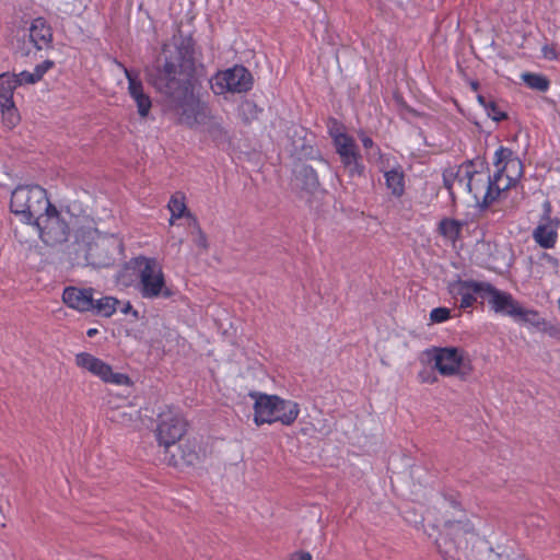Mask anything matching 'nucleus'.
Listing matches in <instances>:
<instances>
[{
  "mask_svg": "<svg viewBox=\"0 0 560 560\" xmlns=\"http://www.w3.org/2000/svg\"><path fill=\"white\" fill-rule=\"evenodd\" d=\"M152 84L170 100L178 124L197 129L209 121L211 109L196 92L194 49L188 44L163 45Z\"/></svg>",
  "mask_w": 560,
  "mask_h": 560,
  "instance_id": "nucleus-1",
  "label": "nucleus"
},
{
  "mask_svg": "<svg viewBox=\"0 0 560 560\" xmlns=\"http://www.w3.org/2000/svg\"><path fill=\"white\" fill-rule=\"evenodd\" d=\"M38 234L44 245H62L70 237L75 245H92L97 241H106L96 228L82 202L68 201L56 207L51 205L31 225Z\"/></svg>",
  "mask_w": 560,
  "mask_h": 560,
  "instance_id": "nucleus-2",
  "label": "nucleus"
},
{
  "mask_svg": "<svg viewBox=\"0 0 560 560\" xmlns=\"http://www.w3.org/2000/svg\"><path fill=\"white\" fill-rule=\"evenodd\" d=\"M435 545L443 560H528L512 541L493 548L476 532L474 538L470 534H439Z\"/></svg>",
  "mask_w": 560,
  "mask_h": 560,
  "instance_id": "nucleus-3",
  "label": "nucleus"
},
{
  "mask_svg": "<svg viewBox=\"0 0 560 560\" xmlns=\"http://www.w3.org/2000/svg\"><path fill=\"white\" fill-rule=\"evenodd\" d=\"M444 187L454 194L457 186L463 191L470 194L476 203L489 207L497 201L500 189L490 174L488 163L482 159L466 161L457 166L447 167L443 172Z\"/></svg>",
  "mask_w": 560,
  "mask_h": 560,
  "instance_id": "nucleus-4",
  "label": "nucleus"
},
{
  "mask_svg": "<svg viewBox=\"0 0 560 560\" xmlns=\"http://www.w3.org/2000/svg\"><path fill=\"white\" fill-rule=\"evenodd\" d=\"M51 205L47 190L39 185H19L10 198L11 212L27 225H32Z\"/></svg>",
  "mask_w": 560,
  "mask_h": 560,
  "instance_id": "nucleus-5",
  "label": "nucleus"
},
{
  "mask_svg": "<svg viewBox=\"0 0 560 560\" xmlns=\"http://www.w3.org/2000/svg\"><path fill=\"white\" fill-rule=\"evenodd\" d=\"M138 270L139 292L143 299H168L174 292L166 287L162 266L154 257L137 256L128 262Z\"/></svg>",
  "mask_w": 560,
  "mask_h": 560,
  "instance_id": "nucleus-6",
  "label": "nucleus"
},
{
  "mask_svg": "<svg viewBox=\"0 0 560 560\" xmlns=\"http://www.w3.org/2000/svg\"><path fill=\"white\" fill-rule=\"evenodd\" d=\"M250 396L256 397L254 421L257 425L277 421L291 425L300 413L299 404L295 401L282 399L277 395L250 394Z\"/></svg>",
  "mask_w": 560,
  "mask_h": 560,
  "instance_id": "nucleus-7",
  "label": "nucleus"
},
{
  "mask_svg": "<svg viewBox=\"0 0 560 560\" xmlns=\"http://www.w3.org/2000/svg\"><path fill=\"white\" fill-rule=\"evenodd\" d=\"M494 183L500 192L514 187L524 174L523 163L517 154L510 148L500 145L492 156Z\"/></svg>",
  "mask_w": 560,
  "mask_h": 560,
  "instance_id": "nucleus-8",
  "label": "nucleus"
},
{
  "mask_svg": "<svg viewBox=\"0 0 560 560\" xmlns=\"http://www.w3.org/2000/svg\"><path fill=\"white\" fill-rule=\"evenodd\" d=\"M167 209L171 213L170 224L172 226L183 225L187 229L186 242H191L195 245L206 244V235L201 231L197 218L189 211L187 198L183 191H176L171 196Z\"/></svg>",
  "mask_w": 560,
  "mask_h": 560,
  "instance_id": "nucleus-9",
  "label": "nucleus"
},
{
  "mask_svg": "<svg viewBox=\"0 0 560 560\" xmlns=\"http://www.w3.org/2000/svg\"><path fill=\"white\" fill-rule=\"evenodd\" d=\"M210 88L215 95L246 93L253 88V75L244 66L235 65L214 73Z\"/></svg>",
  "mask_w": 560,
  "mask_h": 560,
  "instance_id": "nucleus-10",
  "label": "nucleus"
},
{
  "mask_svg": "<svg viewBox=\"0 0 560 560\" xmlns=\"http://www.w3.org/2000/svg\"><path fill=\"white\" fill-rule=\"evenodd\" d=\"M440 534H470L475 537V526L462 504L453 498L444 499L439 509Z\"/></svg>",
  "mask_w": 560,
  "mask_h": 560,
  "instance_id": "nucleus-11",
  "label": "nucleus"
},
{
  "mask_svg": "<svg viewBox=\"0 0 560 560\" xmlns=\"http://www.w3.org/2000/svg\"><path fill=\"white\" fill-rule=\"evenodd\" d=\"M332 143L340 162L350 177H361L364 175L365 166L362 161L359 147L350 135L339 129L330 131Z\"/></svg>",
  "mask_w": 560,
  "mask_h": 560,
  "instance_id": "nucleus-12",
  "label": "nucleus"
},
{
  "mask_svg": "<svg viewBox=\"0 0 560 560\" xmlns=\"http://www.w3.org/2000/svg\"><path fill=\"white\" fill-rule=\"evenodd\" d=\"M187 422L183 416L172 408L159 413L156 439L160 445L168 452L186 433Z\"/></svg>",
  "mask_w": 560,
  "mask_h": 560,
  "instance_id": "nucleus-13",
  "label": "nucleus"
},
{
  "mask_svg": "<svg viewBox=\"0 0 560 560\" xmlns=\"http://www.w3.org/2000/svg\"><path fill=\"white\" fill-rule=\"evenodd\" d=\"M15 73L3 72L0 74V113L1 121L8 129L19 125L21 116L14 102V92L19 88Z\"/></svg>",
  "mask_w": 560,
  "mask_h": 560,
  "instance_id": "nucleus-14",
  "label": "nucleus"
},
{
  "mask_svg": "<svg viewBox=\"0 0 560 560\" xmlns=\"http://www.w3.org/2000/svg\"><path fill=\"white\" fill-rule=\"evenodd\" d=\"M84 257L86 264L93 268H109L124 264L125 269L118 273L117 280L125 285H129L130 279L125 280V273L129 264L125 262L124 247H86Z\"/></svg>",
  "mask_w": 560,
  "mask_h": 560,
  "instance_id": "nucleus-15",
  "label": "nucleus"
},
{
  "mask_svg": "<svg viewBox=\"0 0 560 560\" xmlns=\"http://www.w3.org/2000/svg\"><path fill=\"white\" fill-rule=\"evenodd\" d=\"M75 363L78 366L85 369L92 374L98 376L105 383L128 386L132 384L130 377L127 374L114 372L109 364L90 353L81 352L77 354Z\"/></svg>",
  "mask_w": 560,
  "mask_h": 560,
  "instance_id": "nucleus-16",
  "label": "nucleus"
},
{
  "mask_svg": "<svg viewBox=\"0 0 560 560\" xmlns=\"http://www.w3.org/2000/svg\"><path fill=\"white\" fill-rule=\"evenodd\" d=\"M489 282L457 279L448 283V292L453 298H460V308H468L477 301V296L486 299Z\"/></svg>",
  "mask_w": 560,
  "mask_h": 560,
  "instance_id": "nucleus-17",
  "label": "nucleus"
},
{
  "mask_svg": "<svg viewBox=\"0 0 560 560\" xmlns=\"http://www.w3.org/2000/svg\"><path fill=\"white\" fill-rule=\"evenodd\" d=\"M170 454L168 464L174 467L191 466L199 462L202 453L201 445L196 439H180L166 452Z\"/></svg>",
  "mask_w": 560,
  "mask_h": 560,
  "instance_id": "nucleus-18",
  "label": "nucleus"
},
{
  "mask_svg": "<svg viewBox=\"0 0 560 560\" xmlns=\"http://www.w3.org/2000/svg\"><path fill=\"white\" fill-rule=\"evenodd\" d=\"M435 368L442 375H454L457 374L460 370L467 369L468 372L471 371V365H466L463 357V351L458 348H435Z\"/></svg>",
  "mask_w": 560,
  "mask_h": 560,
  "instance_id": "nucleus-19",
  "label": "nucleus"
},
{
  "mask_svg": "<svg viewBox=\"0 0 560 560\" xmlns=\"http://www.w3.org/2000/svg\"><path fill=\"white\" fill-rule=\"evenodd\" d=\"M124 73L128 81V94L137 106V112L141 118H147L152 108L150 95L144 91V85L136 70L124 67Z\"/></svg>",
  "mask_w": 560,
  "mask_h": 560,
  "instance_id": "nucleus-20",
  "label": "nucleus"
},
{
  "mask_svg": "<svg viewBox=\"0 0 560 560\" xmlns=\"http://www.w3.org/2000/svg\"><path fill=\"white\" fill-rule=\"evenodd\" d=\"M560 221L551 218V206L549 201L544 203V214L533 232V237L538 245H555L558 240Z\"/></svg>",
  "mask_w": 560,
  "mask_h": 560,
  "instance_id": "nucleus-21",
  "label": "nucleus"
},
{
  "mask_svg": "<svg viewBox=\"0 0 560 560\" xmlns=\"http://www.w3.org/2000/svg\"><path fill=\"white\" fill-rule=\"evenodd\" d=\"M486 299L490 308L498 314L516 318L521 304L508 292L500 291L491 283H488Z\"/></svg>",
  "mask_w": 560,
  "mask_h": 560,
  "instance_id": "nucleus-22",
  "label": "nucleus"
},
{
  "mask_svg": "<svg viewBox=\"0 0 560 560\" xmlns=\"http://www.w3.org/2000/svg\"><path fill=\"white\" fill-rule=\"evenodd\" d=\"M93 292L92 288L68 287L63 290L62 301L73 310L89 312L93 310Z\"/></svg>",
  "mask_w": 560,
  "mask_h": 560,
  "instance_id": "nucleus-23",
  "label": "nucleus"
},
{
  "mask_svg": "<svg viewBox=\"0 0 560 560\" xmlns=\"http://www.w3.org/2000/svg\"><path fill=\"white\" fill-rule=\"evenodd\" d=\"M30 42L37 50L47 49L52 43V28L44 18H36L28 28Z\"/></svg>",
  "mask_w": 560,
  "mask_h": 560,
  "instance_id": "nucleus-24",
  "label": "nucleus"
},
{
  "mask_svg": "<svg viewBox=\"0 0 560 560\" xmlns=\"http://www.w3.org/2000/svg\"><path fill=\"white\" fill-rule=\"evenodd\" d=\"M385 186L395 198L404 196L406 190V175L402 166L396 162L389 170H382Z\"/></svg>",
  "mask_w": 560,
  "mask_h": 560,
  "instance_id": "nucleus-25",
  "label": "nucleus"
},
{
  "mask_svg": "<svg viewBox=\"0 0 560 560\" xmlns=\"http://www.w3.org/2000/svg\"><path fill=\"white\" fill-rule=\"evenodd\" d=\"M477 101L492 120L499 122L508 118L506 110L493 98H487L481 94H477Z\"/></svg>",
  "mask_w": 560,
  "mask_h": 560,
  "instance_id": "nucleus-26",
  "label": "nucleus"
},
{
  "mask_svg": "<svg viewBox=\"0 0 560 560\" xmlns=\"http://www.w3.org/2000/svg\"><path fill=\"white\" fill-rule=\"evenodd\" d=\"M521 79L527 88L534 91L545 93L550 88V80L541 73L523 72Z\"/></svg>",
  "mask_w": 560,
  "mask_h": 560,
  "instance_id": "nucleus-27",
  "label": "nucleus"
},
{
  "mask_svg": "<svg viewBox=\"0 0 560 560\" xmlns=\"http://www.w3.org/2000/svg\"><path fill=\"white\" fill-rule=\"evenodd\" d=\"M439 233L445 238V241L455 243L462 231V223L454 219H443L439 223Z\"/></svg>",
  "mask_w": 560,
  "mask_h": 560,
  "instance_id": "nucleus-28",
  "label": "nucleus"
},
{
  "mask_svg": "<svg viewBox=\"0 0 560 560\" xmlns=\"http://www.w3.org/2000/svg\"><path fill=\"white\" fill-rule=\"evenodd\" d=\"M120 301L114 296H103L98 300L93 299V312L103 317H110L117 310Z\"/></svg>",
  "mask_w": 560,
  "mask_h": 560,
  "instance_id": "nucleus-29",
  "label": "nucleus"
},
{
  "mask_svg": "<svg viewBox=\"0 0 560 560\" xmlns=\"http://www.w3.org/2000/svg\"><path fill=\"white\" fill-rule=\"evenodd\" d=\"M207 135L214 141L219 142L224 140L225 138V130L222 126V124L212 115V112L210 113L209 121L201 122V126Z\"/></svg>",
  "mask_w": 560,
  "mask_h": 560,
  "instance_id": "nucleus-30",
  "label": "nucleus"
},
{
  "mask_svg": "<svg viewBox=\"0 0 560 560\" xmlns=\"http://www.w3.org/2000/svg\"><path fill=\"white\" fill-rule=\"evenodd\" d=\"M515 319L527 323L537 329H539L541 325H545V318H542L537 311L524 308L522 305Z\"/></svg>",
  "mask_w": 560,
  "mask_h": 560,
  "instance_id": "nucleus-31",
  "label": "nucleus"
},
{
  "mask_svg": "<svg viewBox=\"0 0 560 560\" xmlns=\"http://www.w3.org/2000/svg\"><path fill=\"white\" fill-rule=\"evenodd\" d=\"M298 177L303 180L307 188H315L319 185L317 172L310 165H302L298 171Z\"/></svg>",
  "mask_w": 560,
  "mask_h": 560,
  "instance_id": "nucleus-32",
  "label": "nucleus"
},
{
  "mask_svg": "<svg viewBox=\"0 0 560 560\" xmlns=\"http://www.w3.org/2000/svg\"><path fill=\"white\" fill-rule=\"evenodd\" d=\"M530 259L538 264L541 267H551L556 269L558 267V260L553 256L545 253V252H538L536 256H530Z\"/></svg>",
  "mask_w": 560,
  "mask_h": 560,
  "instance_id": "nucleus-33",
  "label": "nucleus"
},
{
  "mask_svg": "<svg viewBox=\"0 0 560 560\" xmlns=\"http://www.w3.org/2000/svg\"><path fill=\"white\" fill-rule=\"evenodd\" d=\"M451 316V311L447 307H436L430 313V319L433 323H443Z\"/></svg>",
  "mask_w": 560,
  "mask_h": 560,
  "instance_id": "nucleus-34",
  "label": "nucleus"
},
{
  "mask_svg": "<svg viewBox=\"0 0 560 560\" xmlns=\"http://www.w3.org/2000/svg\"><path fill=\"white\" fill-rule=\"evenodd\" d=\"M541 55L547 60H550V61L558 60L560 57V54L558 51L557 44H545L541 47Z\"/></svg>",
  "mask_w": 560,
  "mask_h": 560,
  "instance_id": "nucleus-35",
  "label": "nucleus"
},
{
  "mask_svg": "<svg viewBox=\"0 0 560 560\" xmlns=\"http://www.w3.org/2000/svg\"><path fill=\"white\" fill-rule=\"evenodd\" d=\"M358 136H359V139L361 140L362 145L365 150L374 149V151H375L374 153L382 158L381 149L378 147L374 145V141L370 136H368L364 131H360L358 133Z\"/></svg>",
  "mask_w": 560,
  "mask_h": 560,
  "instance_id": "nucleus-36",
  "label": "nucleus"
},
{
  "mask_svg": "<svg viewBox=\"0 0 560 560\" xmlns=\"http://www.w3.org/2000/svg\"><path fill=\"white\" fill-rule=\"evenodd\" d=\"M54 67V62L51 60H45L44 62L37 65L33 71L36 81H40L44 74Z\"/></svg>",
  "mask_w": 560,
  "mask_h": 560,
  "instance_id": "nucleus-37",
  "label": "nucleus"
},
{
  "mask_svg": "<svg viewBox=\"0 0 560 560\" xmlns=\"http://www.w3.org/2000/svg\"><path fill=\"white\" fill-rule=\"evenodd\" d=\"M15 79L18 81V86L23 84H34L37 82L34 73L28 71H21L20 73H15Z\"/></svg>",
  "mask_w": 560,
  "mask_h": 560,
  "instance_id": "nucleus-38",
  "label": "nucleus"
},
{
  "mask_svg": "<svg viewBox=\"0 0 560 560\" xmlns=\"http://www.w3.org/2000/svg\"><path fill=\"white\" fill-rule=\"evenodd\" d=\"M110 420L118 423H126L132 420L131 415L127 413L122 409H117L113 412Z\"/></svg>",
  "mask_w": 560,
  "mask_h": 560,
  "instance_id": "nucleus-39",
  "label": "nucleus"
},
{
  "mask_svg": "<svg viewBox=\"0 0 560 560\" xmlns=\"http://www.w3.org/2000/svg\"><path fill=\"white\" fill-rule=\"evenodd\" d=\"M540 331L549 335L550 337H557L560 335V329L545 319V325L539 328Z\"/></svg>",
  "mask_w": 560,
  "mask_h": 560,
  "instance_id": "nucleus-40",
  "label": "nucleus"
},
{
  "mask_svg": "<svg viewBox=\"0 0 560 560\" xmlns=\"http://www.w3.org/2000/svg\"><path fill=\"white\" fill-rule=\"evenodd\" d=\"M312 555L308 551H296L291 555L290 560H312Z\"/></svg>",
  "mask_w": 560,
  "mask_h": 560,
  "instance_id": "nucleus-41",
  "label": "nucleus"
},
{
  "mask_svg": "<svg viewBox=\"0 0 560 560\" xmlns=\"http://www.w3.org/2000/svg\"><path fill=\"white\" fill-rule=\"evenodd\" d=\"M120 311H121V313H124V314L131 313V315H132L136 319H138V318H139V312L132 307V305H131V303H130V302H127Z\"/></svg>",
  "mask_w": 560,
  "mask_h": 560,
  "instance_id": "nucleus-42",
  "label": "nucleus"
},
{
  "mask_svg": "<svg viewBox=\"0 0 560 560\" xmlns=\"http://www.w3.org/2000/svg\"><path fill=\"white\" fill-rule=\"evenodd\" d=\"M469 86H470L471 91L478 92V90H479V82L476 81V80H471L469 82Z\"/></svg>",
  "mask_w": 560,
  "mask_h": 560,
  "instance_id": "nucleus-43",
  "label": "nucleus"
},
{
  "mask_svg": "<svg viewBox=\"0 0 560 560\" xmlns=\"http://www.w3.org/2000/svg\"><path fill=\"white\" fill-rule=\"evenodd\" d=\"M96 334H97V329H96V328H90V329L86 331V335H88V337H90V338L94 337Z\"/></svg>",
  "mask_w": 560,
  "mask_h": 560,
  "instance_id": "nucleus-44",
  "label": "nucleus"
},
{
  "mask_svg": "<svg viewBox=\"0 0 560 560\" xmlns=\"http://www.w3.org/2000/svg\"><path fill=\"white\" fill-rule=\"evenodd\" d=\"M244 105H246V106H248V107H250V108H254V109L256 108V105H255L254 103H252V102H248V101H247V102H245V104H244Z\"/></svg>",
  "mask_w": 560,
  "mask_h": 560,
  "instance_id": "nucleus-45",
  "label": "nucleus"
}]
</instances>
